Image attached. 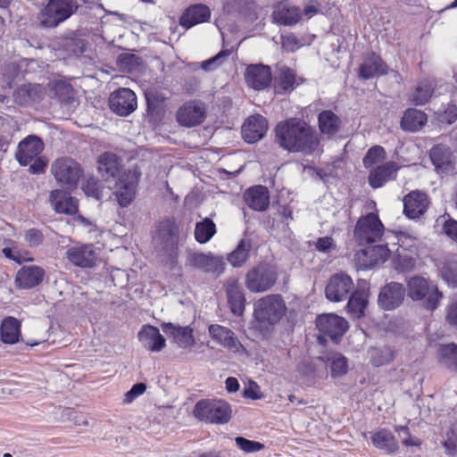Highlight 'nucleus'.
<instances>
[{"instance_id":"nucleus-1","label":"nucleus","mask_w":457,"mask_h":457,"mask_svg":"<svg viewBox=\"0 0 457 457\" xmlns=\"http://www.w3.org/2000/svg\"><path fill=\"white\" fill-rule=\"evenodd\" d=\"M276 140L288 152L311 154L317 151L319 140L311 127L297 119L279 122L276 129Z\"/></svg>"},{"instance_id":"nucleus-2","label":"nucleus","mask_w":457,"mask_h":457,"mask_svg":"<svg viewBox=\"0 0 457 457\" xmlns=\"http://www.w3.org/2000/svg\"><path fill=\"white\" fill-rule=\"evenodd\" d=\"M287 305L280 295H265L253 303V317L262 326H274L286 314Z\"/></svg>"},{"instance_id":"nucleus-3","label":"nucleus","mask_w":457,"mask_h":457,"mask_svg":"<svg viewBox=\"0 0 457 457\" xmlns=\"http://www.w3.org/2000/svg\"><path fill=\"white\" fill-rule=\"evenodd\" d=\"M407 295L413 301H420L429 311L436 310L443 298L437 286L421 276H414L407 281Z\"/></svg>"},{"instance_id":"nucleus-4","label":"nucleus","mask_w":457,"mask_h":457,"mask_svg":"<svg viewBox=\"0 0 457 457\" xmlns=\"http://www.w3.org/2000/svg\"><path fill=\"white\" fill-rule=\"evenodd\" d=\"M77 0H49L39 13L43 28L54 29L70 19L78 10Z\"/></svg>"},{"instance_id":"nucleus-5","label":"nucleus","mask_w":457,"mask_h":457,"mask_svg":"<svg viewBox=\"0 0 457 457\" xmlns=\"http://www.w3.org/2000/svg\"><path fill=\"white\" fill-rule=\"evenodd\" d=\"M193 414L205 423L225 424L231 418V409L224 401L204 399L195 403Z\"/></svg>"},{"instance_id":"nucleus-6","label":"nucleus","mask_w":457,"mask_h":457,"mask_svg":"<svg viewBox=\"0 0 457 457\" xmlns=\"http://www.w3.org/2000/svg\"><path fill=\"white\" fill-rule=\"evenodd\" d=\"M51 172L57 183L65 189L72 190L82 175L79 162L71 157L56 159L51 165Z\"/></svg>"},{"instance_id":"nucleus-7","label":"nucleus","mask_w":457,"mask_h":457,"mask_svg":"<svg viewBox=\"0 0 457 457\" xmlns=\"http://www.w3.org/2000/svg\"><path fill=\"white\" fill-rule=\"evenodd\" d=\"M277 279L276 270L267 263H261L248 270L245 285L252 293H263L271 289Z\"/></svg>"},{"instance_id":"nucleus-8","label":"nucleus","mask_w":457,"mask_h":457,"mask_svg":"<svg viewBox=\"0 0 457 457\" xmlns=\"http://www.w3.org/2000/svg\"><path fill=\"white\" fill-rule=\"evenodd\" d=\"M383 232L384 226L378 216L370 212L358 220L353 237L360 245H365L380 240Z\"/></svg>"},{"instance_id":"nucleus-9","label":"nucleus","mask_w":457,"mask_h":457,"mask_svg":"<svg viewBox=\"0 0 457 457\" xmlns=\"http://www.w3.org/2000/svg\"><path fill=\"white\" fill-rule=\"evenodd\" d=\"M140 177L138 167H133L119 175L114 195L120 207H128L135 199Z\"/></svg>"},{"instance_id":"nucleus-10","label":"nucleus","mask_w":457,"mask_h":457,"mask_svg":"<svg viewBox=\"0 0 457 457\" xmlns=\"http://www.w3.org/2000/svg\"><path fill=\"white\" fill-rule=\"evenodd\" d=\"M186 266L220 277L224 272L225 262L223 257L214 255L212 253L193 252L187 254Z\"/></svg>"},{"instance_id":"nucleus-11","label":"nucleus","mask_w":457,"mask_h":457,"mask_svg":"<svg viewBox=\"0 0 457 457\" xmlns=\"http://www.w3.org/2000/svg\"><path fill=\"white\" fill-rule=\"evenodd\" d=\"M206 116L205 104L199 100H190L182 104L176 112L180 126L192 128L202 124Z\"/></svg>"},{"instance_id":"nucleus-12","label":"nucleus","mask_w":457,"mask_h":457,"mask_svg":"<svg viewBox=\"0 0 457 457\" xmlns=\"http://www.w3.org/2000/svg\"><path fill=\"white\" fill-rule=\"evenodd\" d=\"M353 289V282L350 276L339 272L334 274L328 280L326 288V298L331 302H342L349 297Z\"/></svg>"},{"instance_id":"nucleus-13","label":"nucleus","mask_w":457,"mask_h":457,"mask_svg":"<svg viewBox=\"0 0 457 457\" xmlns=\"http://www.w3.org/2000/svg\"><path fill=\"white\" fill-rule=\"evenodd\" d=\"M400 244L397 249L395 259L396 269L403 271H411L415 268L416 259L418 257L417 248L415 246L416 239L407 237L403 233L398 237Z\"/></svg>"},{"instance_id":"nucleus-14","label":"nucleus","mask_w":457,"mask_h":457,"mask_svg":"<svg viewBox=\"0 0 457 457\" xmlns=\"http://www.w3.org/2000/svg\"><path fill=\"white\" fill-rule=\"evenodd\" d=\"M316 326L323 337H328L333 341H337L348 328L347 321L334 313L318 316Z\"/></svg>"},{"instance_id":"nucleus-15","label":"nucleus","mask_w":457,"mask_h":457,"mask_svg":"<svg viewBox=\"0 0 457 457\" xmlns=\"http://www.w3.org/2000/svg\"><path fill=\"white\" fill-rule=\"evenodd\" d=\"M109 105L117 115L128 116L137 109V96L131 89L121 87L111 94Z\"/></svg>"},{"instance_id":"nucleus-16","label":"nucleus","mask_w":457,"mask_h":457,"mask_svg":"<svg viewBox=\"0 0 457 457\" xmlns=\"http://www.w3.org/2000/svg\"><path fill=\"white\" fill-rule=\"evenodd\" d=\"M208 332L210 337L221 347L234 353L245 352V347L230 328L219 324H212L208 328Z\"/></svg>"},{"instance_id":"nucleus-17","label":"nucleus","mask_w":457,"mask_h":457,"mask_svg":"<svg viewBox=\"0 0 457 457\" xmlns=\"http://www.w3.org/2000/svg\"><path fill=\"white\" fill-rule=\"evenodd\" d=\"M44 150V144L40 137L29 135L18 145L15 158L21 166H27L38 157Z\"/></svg>"},{"instance_id":"nucleus-18","label":"nucleus","mask_w":457,"mask_h":457,"mask_svg":"<svg viewBox=\"0 0 457 457\" xmlns=\"http://www.w3.org/2000/svg\"><path fill=\"white\" fill-rule=\"evenodd\" d=\"M65 255L71 263L80 268H92L97 260V253L91 244L71 246L67 249Z\"/></svg>"},{"instance_id":"nucleus-19","label":"nucleus","mask_w":457,"mask_h":457,"mask_svg":"<svg viewBox=\"0 0 457 457\" xmlns=\"http://www.w3.org/2000/svg\"><path fill=\"white\" fill-rule=\"evenodd\" d=\"M405 296L403 284L391 282L381 288L378 295V304L384 310H394L398 307Z\"/></svg>"},{"instance_id":"nucleus-20","label":"nucleus","mask_w":457,"mask_h":457,"mask_svg":"<svg viewBox=\"0 0 457 457\" xmlns=\"http://www.w3.org/2000/svg\"><path fill=\"white\" fill-rule=\"evenodd\" d=\"M245 79L250 87L255 90L265 89L271 82L270 68L263 64H251L246 68Z\"/></svg>"},{"instance_id":"nucleus-21","label":"nucleus","mask_w":457,"mask_h":457,"mask_svg":"<svg viewBox=\"0 0 457 457\" xmlns=\"http://www.w3.org/2000/svg\"><path fill=\"white\" fill-rule=\"evenodd\" d=\"M162 331L172 338L180 348H190L195 345L194 329L189 326L181 327L171 322L162 324Z\"/></svg>"},{"instance_id":"nucleus-22","label":"nucleus","mask_w":457,"mask_h":457,"mask_svg":"<svg viewBox=\"0 0 457 457\" xmlns=\"http://www.w3.org/2000/svg\"><path fill=\"white\" fill-rule=\"evenodd\" d=\"M267 129V120L260 114L253 115L246 120L242 127L243 137L247 143L253 144L262 139Z\"/></svg>"},{"instance_id":"nucleus-23","label":"nucleus","mask_w":457,"mask_h":457,"mask_svg":"<svg viewBox=\"0 0 457 457\" xmlns=\"http://www.w3.org/2000/svg\"><path fill=\"white\" fill-rule=\"evenodd\" d=\"M428 198L425 193L412 191L403 198V212L410 219H416L425 213Z\"/></svg>"},{"instance_id":"nucleus-24","label":"nucleus","mask_w":457,"mask_h":457,"mask_svg":"<svg viewBox=\"0 0 457 457\" xmlns=\"http://www.w3.org/2000/svg\"><path fill=\"white\" fill-rule=\"evenodd\" d=\"M158 237L161 240L163 250L171 255L178 247V226L170 220H165L160 222L158 227Z\"/></svg>"},{"instance_id":"nucleus-25","label":"nucleus","mask_w":457,"mask_h":457,"mask_svg":"<svg viewBox=\"0 0 457 457\" xmlns=\"http://www.w3.org/2000/svg\"><path fill=\"white\" fill-rule=\"evenodd\" d=\"M45 270L36 265L21 267L15 278L18 287L30 289L38 286L44 279Z\"/></svg>"},{"instance_id":"nucleus-26","label":"nucleus","mask_w":457,"mask_h":457,"mask_svg":"<svg viewBox=\"0 0 457 457\" xmlns=\"http://www.w3.org/2000/svg\"><path fill=\"white\" fill-rule=\"evenodd\" d=\"M386 73L387 65L383 62L381 57L375 53H370L365 55L359 68V77L363 79H369Z\"/></svg>"},{"instance_id":"nucleus-27","label":"nucleus","mask_w":457,"mask_h":457,"mask_svg":"<svg viewBox=\"0 0 457 457\" xmlns=\"http://www.w3.org/2000/svg\"><path fill=\"white\" fill-rule=\"evenodd\" d=\"M137 337L142 345L151 352H160L166 345L165 338L159 329L152 325H144Z\"/></svg>"},{"instance_id":"nucleus-28","label":"nucleus","mask_w":457,"mask_h":457,"mask_svg":"<svg viewBox=\"0 0 457 457\" xmlns=\"http://www.w3.org/2000/svg\"><path fill=\"white\" fill-rule=\"evenodd\" d=\"M225 286L231 312L235 315H242L245 311V297L239 282L235 278H229Z\"/></svg>"},{"instance_id":"nucleus-29","label":"nucleus","mask_w":457,"mask_h":457,"mask_svg":"<svg viewBox=\"0 0 457 457\" xmlns=\"http://www.w3.org/2000/svg\"><path fill=\"white\" fill-rule=\"evenodd\" d=\"M430 159L438 173L447 174L453 170V153L445 145H437L432 147Z\"/></svg>"},{"instance_id":"nucleus-30","label":"nucleus","mask_w":457,"mask_h":457,"mask_svg":"<svg viewBox=\"0 0 457 457\" xmlns=\"http://www.w3.org/2000/svg\"><path fill=\"white\" fill-rule=\"evenodd\" d=\"M244 199L249 208L258 212L265 211L270 204L269 191L263 186L248 188L244 194Z\"/></svg>"},{"instance_id":"nucleus-31","label":"nucleus","mask_w":457,"mask_h":457,"mask_svg":"<svg viewBox=\"0 0 457 457\" xmlns=\"http://www.w3.org/2000/svg\"><path fill=\"white\" fill-rule=\"evenodd\" d=\"M301 18V11L296 6L279 3L272 13L273 21L283 26L295 25Z\"/></svg>"},{"instance_id":"nucleus-32","label":"nucleus","mask_w":457,"mask_h":457,"mask_svg":"<svg viewBox=\"0 0 457 457\" xmlns=\"http://www.w3.org/2000/svg\"><path fill=\"white\" fill-rule=\"evenodd\" d=\"M121 159L114 153L105 152L98 158V170L108 180L115 178L121 168Z\"/></svg>"},{"instance_id":"nucleus-33","label":"nucleus","mask_w":457,"mask_h":457,"mask_svg":"<svg viewBox=\"0 0 457 457\" xmlns=\"http://www.w3.org/2000/svg\"><path fill=\"white\" fill-rule=\"evenodd\" d=\"M398 170L395 162H388L378 166L369 175V184L373 188H378L390 179H393Z\"/></svg>"},{"instance_id":"nucleus-34","label":"nucleus","mask_w":457,"mask_h":457,"mask_svg":"<svg viewBox=\"0 0 457 457\" xmlns=\"http://www.w3.org/2000/svg\"><path fill=\"white\" fill-rule=\"evenodd\" d=\"M50 202L55 212L59 213L74 214L78 211L77 200L61 189L51 192Z\"/></svg>"},{"instance_id":"nucleus-35","label":"nucleus","mask_w":457,"mask_h":457,"mask_svg":"<svg viewBox=\"0 0 457 457\" xmlns=\"http://www.w3.org/2000/svg\"><path fill=\"white\" fill-rule=\"evenodd\" d=\"M209 8L204 4H195L189 7L180 18V25L186 29L206 21L210 18Z\"/></svg>"},{"instance_id":"nucleus-36","label":"nucleus","mask_w":457,"mask_h":457,"mask_svg":"<svg viewBox=\"0 0 457 457\" xmlns=\"http://www.w3.org/2000/svg\"><path fill=\"white\" fill-rule=\"evenodd\" d=\"M20 336L21 322L12 316L4 318L0 325L1 341L4 344L12 345L19 341Z\"/></svg>"},{"instance_id":"nucleus-37","label":"nucleus","mask_w":457,"mask_h":457,"mask_svg":"<svg viewBox=\"0 0 457 457\" xmlns=\"http://www.w3.org/2000/svg\"><path fill=\"white\" fill-rule=\"evenodd\" d=\"M362 255L367 257V260L363 263L364 267L366 269H371L387 261L390 255V250L386 245H378L362 250Z\"/></svg>"},{"instance_id":"nucleus-38","label":"nucleus","mask_w":457,"mask_h":457,"mask_svg":"<svg viewBox=\"0 0 457 457\" xmlns=\"http://www.w3.org/2000/svg\"><path fill=\"white\" fill-rule=\"evenodd\" d=\"M427 122V114L422 111L410 108L405 111L402 120L401 128L407 131L415 132L420 130Z\"/></svg>"},{"instance_id":"nucleus-39","label":"nucleus","mask_w":457,"mask_h":457,"mask_svg":"<svg viewBox=\"0 0 457 457\" xmlns=\"http://www.w3.org/2000/svg\"><path fill=\"white\" fill-rule=\"evenodd\" d=\"M320 130L322 134L333 136L341 127L340 118L330 110L322 111L318 116Z\"/></svg>"},{"instance_id":"nucleus-40","label":"nucleus","mask_w":457,"mask_h":457,"mask_svg":"<svg viewBox=\"0 0 457 457\" xmlns=\"http://www.w3.org/2000/svg\"><path fill=\"white\" fill-rule=\"evenodd\" d=\"M372 444L386 453H394L398 449V444L394 435L386 429H380L371 436Z\"/></svg>"},{"instance_id":"nucleus-41","label":"nucleus","mask_w":457,"mask_h":457,"mask_svg":"<svg viewBox=\"0 0 457 457\" xmlns=\"http://www.w3.org/2000/svg\"><path fill=\"white\" fill-rule=\"evenodd\" d=\"M251 249V240L241 239L236 249L228 255V262L235 268L242 267L248 260Z\"/></svg>"},{"instance_id":"nucleus-42","label":"nucleus","mask_w":457,"mask_h":457,"mask_svg":"<svg viewBox=\"0 0 457 457\" xmlns=\"http://www.w3.org/2000/svg\"><path fill=\"white\" fill-rule=\"evenodd\" d=\"M295 73L293 70L283 67L279 70L278 76L275 79V92L286 94L295 87Z\"/></svg>"},{"instance_id":"nucleus-43","label":"nucleus","mask_w":457,"mask_h":457,"mask_svg":"<svg viewBox=\"0 0 457 457\" xmlns=\"http://www.w3.org/2000/svg\"><path fill=\"white\" fill-rule=\"evenodd\" d=\"M216 233L215 223L209 218L197 222L195 228V237L198 243L204 244L211 240Z\"/></svg>"},{"instance_id":"nucleus-44","label":"nucleus","mask_w":457,"mask_h":457,"mask_svg":"<svg viewBox=\"0 0 457 457\" xmlns=\"http://www.w3.org/2000/svg\"><path fill=\"white\" fill-rule=\"evenodd\" d=\"M367 295L363 291H355L349 297L347 303L348 312L355 317H361L364 314L367 306Z\"/></svg>"},{"instance_id":"nucleus-45","label":"nucleus","mask_w":457,"mask_h":457,"mask_svg":"<svg viewBox=\"0 0 457 457\" xmlns=\"http://www.w3.org/2000/svg\"><path fill=\"white\" fill-rule=\"evenodd\" d=\"M326 360L332 377L342 376L347 371V360L341 353H330Z\"/></svg>"},{"instance_id":"nucleus-46","label":"nucleus","mask_w":457,"mask_h":457,"mask_svg":"<svg viewBox=\"0 0 457 457\" xmlns=\"http://www.w3.org/2000/svg\"><path fill=\"white\" fill-rule=\"evenodd\" d=\"M434 91L432 83L428 80H423L416 87L411 101L416 105H423L430 99Z\"/></svg>"},{"instance_id":"nucleus-47","label":"nucleus","mask_w":457,"mask_h":457,"mask_svg":"<svg viewBox=\"0 0 457 457\" xmlns=\"http://www.w3.org/2000/svg\"><path fill=\"white\" fill-rule=\"evenodd\" d=\"M395 351L387 346L375 348L370 351V361L377 367L390 363L395 359Z\"/></svg>"},{"instance_id":"nucleus-48","label":"nucleus","mask_w":457,"mask_h":457,"mask_svg":"<svg viewBox=\"0 0 457 457\" xmlns=\"http://www.w3.org/2000/svg\"><path fill=\"white\" fill-rule=\"evenodd\" d=\"M231 54L230 50H221L215 56L205 60L200 63L195 62L192 64L193 69L200 67L204 71H212L219 68L224 62L225 58L228 57Z\"/></svg>"},{"instance_id":"nucleus-49","label":"nucleus","mask_w":457,"mask_h":457,"mask_svg":"<svg viewBox=\"0 0 457 457\" xmlns=\"http://www.w3.org/2000/svg\"><path fill=\"white\" fill-rule=\"evenodd\" d=\"M441 361L457 371V345L449 344L439 348Z\"/></svg>"},{"instance_id":"nucleus-50","label":"nucleus","mask_w":457,"mask_h":457,"mask_svg":"<svg viewBox=\"0 0 457 457\" xmlns=\"http://www.w3.org/2000/svg\"><path fill=\"white\" fill-rule=\"evenodd\" d=\"M38 89L39 86L37 85L21 86L14 94L16 102L20 104H27L29 100L35 101Z\"/></svg>"},{"instance_id":"nucleus-51","label":"nucleus","mask_w":457,"mask_h":457,"mask_svg":"<svg viewBox=\"0 0 457 457\" xmlns=\"http://www.w3.org/2000/svg\"><path fill=\"white\" fill-rule=\"evenodd\" d=\"M54 91L61 103L69 104L74 101L73 88L70 84L63 81L55 82Z\"/></svg>"},{"instance_id":"nucleus-52","label":"nucleus","mask_w":457,"mask_h":457,"mask_svg":"<svg viewBox=\"0 0 457 457\" xmlns=\"http://www.w3.org/2000/svg\"><path fill=\"white\" fill-rule=\"evenodd\" d=\"M443 445L448 454H453L457 450V420L448 427Z\"/></svg>"},{"instance_id":"nucleus-53","label":"nucleus","mask_w":457,"mask_h":457,"mask_svg":"<svg viewBox=\"0 0 457 457\" xmlns=\"http://www.w3.org/2000/svg\"><path fill=\"white\" fill-rule=\"evenodd\" d=\"M385 159V149L380 145H375L368 150L367 154L363 157L362 162L365 168H370L374 164L382 162Z\"/></svg>"},{"instance_id":"nucleus-54","label":"nucleus","mask_w":457,"mask_h":457,"mask_svg":"<svg viewBox=\"0 0 457 457\" xmlns=\"http://www.w3.org/2000/svg\"><path fill=\"white\" fill-rule=\"evenodd\" d=\"M436 222L438 224L442 223V232L457 243V220H453L449 215H443L437 219Z\"/></svg>"},{"instance_id":"nucleus-55","label":"nucleus","mask_w":457,"mask_h":457,"mask_svg":"<svg viewBox=\"0 0 457 457\" xmlns=\"http://www.w3.org/2000/svg\"><path fill=\"white\" fill-rule=\"evenodd\" d=\"M236 445L246 453H257L264 449V445L257 442L246 439L243 436H237L235 438Z\"/></svg>"},{"instance_id":"nucleus-56","label":"nucleus","mask_w":457,"mask_h":457,"mask_svg":"<svg viewBox=\"0 0 457 457\" xmlns=\"http://www.w3.org/2000/svg\"><path fill=\"white\" fill-rule=\"evenodd\" d=\"M442 278L448 285L457 287V262L450 261L441 270Z\"/></svg>"},{"instance_id":"nucleus-57","label":"nucleus","mask_w":457,"mask_h":457,"mask_svg":"<svg viewBox=\"0 0 457 457\" xmlns=\"http://www.w3.org/2000/svg\"><path fill=\"white\" fill-rule=\"evenodd\" d=\"M140 58L133 54H121L118 57L119 66L128 71L135 70L139 65Z\"/></svg>"},{"instance_id":"nucleus-58","label":"nucleus","mask_w":457,"mask_h":457,"mask_svg":"<svg viewBox=\"0 0 457 457\" xmlns=\"http://www.w3.org/2000/svg\"><path fill=\"white\" fill-rule=\"evenodd\" d=\"M24 239L30 247H37L43 243L44 235L37 228H29L25 232Z\"/></svg>"},{"instance_id":"nucleus-59","label":"nucleus","mask_w":457,"mask_h":457,"mask_svg":"<svg viewBox=\"0 0 457 457\" xmlns=\"http://www.w3.org/2000/svg\"><path fill=\"white\" fill-rule=\"evenodd\" d=\"M317 251L323 253H329L331 251L336 250L337 245L331 237H323L318 238L315 243Z\"/></svg>"},{"instance_id":"nucleus-60","label":"nucleus","mask_w":457,"mask_h":457,"mask_svg":"<svg viewBox=\"0 0 457 457\" xmlns=\"http://www.w3.org/2000/svg\"><path fill=\"white\" fill-rule=\"evenodd\" d=\"M2 253L6 258L12 260L19 264L22 263L23 262L33 261V258L26 257L24 254H22L18 250L11 248V247H4L2 250Z\"/></svg>"},{"instance_id":"nucleus-61","label":"nucleus","mask_w":457,"mask_h":457,"mask_svg":"<svg viewBox=\"0 0 457 457\" xmlns=\"http://www.w3.org/2000/svg\"><path fill=\"white\" fill-rule=\"evenodd\" d=\"M395 431L403 438L402 443L406 446L420 445V442L418 438H412L410 435L409 428L405 426L395 428Z\"/></svg>"},{"instance_id":"nucleus-62","label":"nucleus","mask_w":457,"mask_h":457,"mask_svg":"<svg viewBox=\"0 0 457 457\" xmlns=\"http://www.w3.org/2000/svg\"><path fill=\"white\" fill-rule=\"evenodd\" d=\"M146 389V386L144 383L135 384L129 391L124 395V403H130L139 395H143Z\"/></svg>"},{"instance_id":"nucleus-63","label":"nucleus","mask_w":457,"mask_h":457,"mask_svg":"<svg viewBox=\"0 0 457 457\" xmlns=\"http://www.w3.org/2000/svg\"><path fill=\"white\" fill-rule=\"evenodd\" d=\"M83 190L88 196H92L96 199H100L102 193L98 185V181L95 179H89L87 184L84 185Z\"/></svg>"},{"instance_id":"nucleus-64","label":"nucleus","mask_w":457,"mask_h":457,"mask_svg":"<svg viewBox=\"0 0 457 457\" xmlns=\"http://www.w3.org/2000/svg\"><path fill=\"white\" fill-rule=\"evenodd\" d=\"M282 46L287 51H295L299 47V43L296 37L293 34L281 37Z\"/></svg>"}]
</instances>
